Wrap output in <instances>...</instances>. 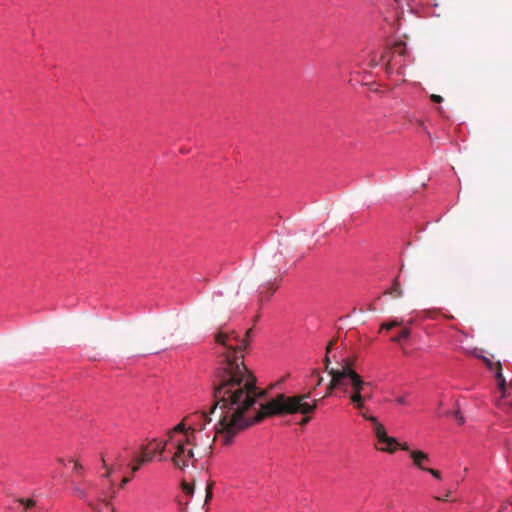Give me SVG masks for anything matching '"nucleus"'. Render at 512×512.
Instances as JSON below:
<instances>
[{
  "instance_id": "1",
  "label": "nucleus",
  "mask_w": 512,
  "mask_h": 512,
  "mask_svg": "<svg viewBox=\"0 0 512 512\" xmlns=\"http://www.w3.org/2000/svg\"><path fill=\"white\" fill-rule=\"evenodd\" d=\"M218 375L221 384L214 387L215 403L210 411L219 410L218 423L210 432H186L200 458L210 453L217 436L223 437L224 444H230L237 433L253 424V416L249 415L255 404L251 392L253 379L241 366H236L234 374L222 369Z\"/></svg>"
},
{
  "instance_id": "2",
  "label": "nucleus",
  "mask_w": 512,
  "mask_h": 512,
  "mask_svg": "<svg viewBox=\"0 0 512 512\" xmlns=\"http://www.w3.org/2000/svg\"><path fill=\"white\" fill-rule=\"evenodd\" d=\"M331 380L327 385L326 396L333 390H340L354 408H363V401H371L374 397V385L365 381L354 369V360L345 358L337 369L328 370Z\"/></svg>"
},
{
  "instance_id": "3",
  "label": "nucleus",
  "mask_w": 512,
  "mask_h": 512,
  "mask_svg": "<svg viewBox=\"0 0 512 512\" xmlns=\"http://www.w3.org/2000/svg\"><path fill=\"white\" fill-rule=\"evenodd\" d=\"M311 398V391L294 396L279 394L265 404H261L260 410L253 416V423L259 422L265 417L284 414H302L304 417L300 425L304 426L311 420V414L317 409L320 399Z\"/></svg>"
},
{
  "instance_id": "4",
  "label": "nucleus",
  "mask_w": 512,
  "mask_h": 512,
  "mask_svg": "<svg viewBox=\"0 0 512 512\" xmlns=\"http://www.w3.org/2000/svg\"><path fill=\"white\" fill-rule=\"evenodd\" d=\"M215 342L224 348V351L221 352L223 359L219 363V367L216 370L215 374V385L219 386L221 383L219 379V371L226 370L227 372H235L236 366L240 368L243 367L246 370V373L253 379V387L251 388V392L253 394V402L256 403L257 397L260 393L257 391L256 387V378L253 374L247 369L243 362V354L242 351L247 347V340L241 339L240 336L235 332H224L219 331L215 334Z\"/></svg>"
},
{
  "instance_id": "5",
  "label": "nucleus",
  "mask_w": 512,
  "mask_h": 512,
  "mask_svg": "<svg viewBox=\"0 0 512 512\" xmlns=\"http://www.w3.org/2000/svg\"><path fill=\"white\" fill-rule=\"evenodd\" d=\"M185 423L180 422L168 432V443L170 448L174 449L171 458L172 463L179 469H184L197 462L195 449L191 446V442L184 432Z\"/></svg>"
},
{
  "instance_id": "6",
  "label": "nucleus",
  "mask_w": 512,
  "mask_h": 512,
  "mask_svg": "<svg viewBox=\"0 0 512 512\" xmlns=\"http://www.w3.org/2000/svg\"><path fill=\"white\" fill-rule=\"evenodd\" d=\"M366 402L367 401H363V408L355 409L365 420L371 423L374 435L377 438L378 443L381 445L378 449L384 452L393 453L396 451V438L388 436L383 424H381L375 416L367 413Z\"/></svg>"
},
{
  "instance_id": "7",
  "label": "nucleus",
  "mask_w": 512,
  "mask_h": 512,
  "mask_svg": "<svg viewBox=\"0 0 512 512\" xmlns=\"http://www.w3.org/2000/svg\"><path fill=\"white\" fill-rule=\"evenodd\" d=\"M185 423L184 432H204L206 426L211 423V417L206 412H197L183 419Z\"/></svg>"
},
{
  "instance_id": "8",
  "label": "nucleus",
  "mask_w": 512,
  "mask_h": 512,
  "mask_svg": "<svg viewBox=\"0 0 512 512\" xmlns=\"http://www.w3.org/2000/svg\"><path fill=\"white\" fill-rule=\"evenodd\" d=\"M483 360L485 361V363L487 364L489 369H491V370H493L494 368L496 369L495 377L498 380L499 388L501 390H504L505 386H506V380H505V378L502 375V365H501V363L497 362V363L494 364L489 359H487L485 357H483Z\"/></svg>"
},
{
  "instance_id": "9",
  "label": "nucleus",
  "mask_w": 512,
  "mask_h": 512,
  "mask_svg": "<svg viewBox=\"0 0 512 512\" xmlns=\"http://www.w3.org/2000/svg\"><path fill=\"white\" fill-rule=\"evenodd\" d=\"M410 456L416 467L425 471L424 463L429 462V456L427 453L420 450H413L410 452Z\"/></svg>"
},
{
  "instance_id": "10",
  "label": "nucleus",
  "mask_w": 512,
  "mask_h": 512,
  "mask_svg": "<svg viewBox=\"0 0 512 512\" xmlns=\"http://www.w3.org/2000/svg\"><path fill=\"white\" fill-rule=\"evenodd\" d=\"M148 444L151 445V448L154 451L155 455L158 454L160 456V460L163 459L162 455L166 451V448L168 446L170 447V444L168 443V438L164 442H159L156 439H153Z\"/></svg>"
},
{
  "instance_id": "11",
  "label": "nucleus",
  "mask_w": 512,
  "mask_h": 512,
  "mask_svg": "<svg viewBox=\"0 0 512 512\" xmlns=\"http://www.w3.org/2000/svg\"><path fill=\"white\" fill-rule=\"evenodd\" d=\"M89 506L96 512H114L112 505L105 499H102L98 504L89 502Z\"/></svg>"
},
{
  "instance_id": "12",
  "label": "nucleus",
  "mask_w": 512,
  "mask_h": 512,
  "mask_svg": "<svg viewBox=\"0 0 512 512\" xmlns=\"http://www.w3.org/2000/svg\"><path fill=\"white\" fill-rule=\"evenodd\" d=\"M16 502L23 506L25 512H31L32 509L38 508L37 502L33 498H18Z\"/></svg>"
},
{
  "instance_id": "13",
  "label": "nucleus",
  "mask_w": 512,
  "mask_h": 512,
  "mask_svg": "<svg viewBox=\"0 0 512 512\" xmlns=\"http://www.w3.org/2000/svg\"><path fill=\"white\" fill-rule=\"evenodd\" d=\"M384 294H388L394 298H399L403 295V291L398 281V278L394 280L392 287L389 290H386Z\"/></svg>"
},
{
  "instance_id": "14",
  "label": "nucleus",
  "mask_w": 512,
  "mask_h": 512,
  "mask_svg": "<svg viewBox=\"0 0 512 512\" xmlns=\"http://www.w3.org/2000/svg\"><path fill=\"white\" fill-rule=\"evenodd\" d=\"M140 455L143 457V461H147V463L152 461L155 457V453L149 444L141 446Z\"/></svg>"
},
{
  "instance_id": "15",
  "label": "nucleus",
  "mask_w": 512,
  "mask_h": 512,
  "mask_svg": "<svg viewBox=\"0 0 512 512\" xmlns=\"http://www.w3.org/2000/svg\"><path fill=\"white\" fill-rule=\"evenodd\" d=\"M108 460L112 461V464L110 466H112L116 470L121 469L124 465L123 461L121 460V455L119 453L112 454L111 457L107 459V461Z\"/></svg>"
},
{
  "instance_id": "16",
  "label": "nucleus",
  "mask_w": 512,
  "mask_h": 512,
  "mask_svg": "<svg viewBox=\"0 0 512 512\" xmlns=\"http://www.w3.org/2000/svg\"><path fill=\"white\" fill-rule=\"evenodd\" d=\"M336 343V340L333 339L329 342L327 348H326V355H325V358H324V364H325V369L326 371L328 372V370H331L332 368H330V358L328 356V354L330 353V351L332 350L333 346L335 345Z\"/></svg>"
},
{
  "instance_id": "17",
  "label": "nucleus",
  "mask_w": 512,
  "mask_h": 512,
  "mask_svg": "<svg viewBox=\"0 0 512 512\" xmlns=\"http://www.w3.org/2000/svg\"><path fill=\"white\" fill-rule=\"evenodd\" d=\"M411 334L410 329L404 328L398 335L392 337V341L399 343L404 339H407Z\"/></svg>"
},
{
  "instance_id": "18",
  "label": "nucleus",
  "mask_w": 512,
  "mask_h": 512,
  "mask_svg": "<svg viewBox=\"0 0 512 512\" xmlns=\"http://www.w3.org/2000/svg\"><path fill=\"white\" fill-rule=\"evenodd\" d=\"M401 325H402V321L392 320V321H389V322H384L381 325V329L391 330L392 328L398 327V326H401Z\"/></svg>"
},
{
  "instance_id": "19",
  "label": "nucleus",
  "mask_w": 512,
  "mask_h": 512,
  "mask_svg": "<svg viewBox=\"0 0 512 512\" xmlns=\"http://www.w3.org/2000/svg\"><path fill=\"white\" fill-rule=\"evenodd\" d=\"M101 460H102V463H103V467L106 469V473L104 474V477L109 478L111 473L113 471H115L116 469L113 468L112 466L108 465L107 459L105 458L104 455L101 456Z\"/></svg>"
},
{
  "instance_id": "20",
  "label": "nucleus",
  "mask_w": 512,
  "mask_h": 512,
  "mask_svg": "<svg viewBox=\"0 0 512 512\" xmlns=\"http://www.w3.org/2000/svg\"><path fill=\"white\" fill-rule=\"evenodd\" d=\"M73 490L79 498H81V499L86 498L87 492L84 488L81 487V485L75 484L73 487Z\"/></svg>"
},
{
  "instance_id": "21",
  "label": "nucleus",
  "mask_w": 512,
  "mask_h": 512,
  "mask_svg": "<svg viewBox=\"0 0 512 512\" xmlns=\"http://www.w3.org/2000/svg\"><path fill=\"white\" fill-rule=\"evenodd\" d=\"M213 486H214V482H209L206 486V498H205V503H207L209 500H211L212 498V489H213Z\"/></svg>"
},
{
  "instance_id": "22",
  "label": "nucleus",
  "mask_w": 512,
  "mask_h": 512,
  "mask_svg": "<svg viewBox=\"0 0 512 512\" xmlns=\"http://www.w3.org/2000/svg\"><path fill=\"white\" fill-rule=\"evenodd\" d=\"M182 489L187 495H192L194 493V487L189 483L183 482Z\"/></svg>"
},
{
  "instance_id": "23",
  "label": "nucleus",
  "mask_w": 512,
  "mask_h": 512,
  "mask_svg": "<svg viewBox=\"0 0 512 512\" xmlns=\"http://www.w3.org/2000/svg\"><path fill=\"white\" fill-rule=\"evenodd\" d=\"M425 471L429 472L435 478L441 479V474H440V472L438 470H435V469H432V468H427V469H425Z\"/></svg>"
},
{
  "instance_id": "24",
  "label": "nucleus",
  "mask_w": 512,
  "mask_h": 512,
  "mask_svg": "<svg viewBox=\"0 0 512 512\" xmlns=\"http://www.w3.org/2000/svg\"><path fill=\"white\" fill-rule=\"evenodd\" d=\"M73 470L75 473L81 474V472L83 471V466L79 462L75 461Z\"/></svg>"
},
{
  "instance_id": "25",
  "label": "nucleus",
  "mask_w": 512,
  "mask_h": 512,
  "mask_svg": "<svg viewBox=\"0 0 512 512\" xmlns=\"http://www.w3.org/2000/svg\"><path fill=\"white\" fill-rule=\"evenodd\" d=\"M275 291L274 288H271V293L269 295H265L264 291H261L260 292V301L263 302V301H266L269 299L270 295Z\"/></svg>"
},
{
  "instance_id": "26",
  "label": "nucleus",
  "mask_w": 512,
  "mask_h": 512,
  "mask_svg": "<svg viewBox=\"0 0 512 512\" xmlns=\"http://www.w3.org/2000/svg\"><path fill=\"white\" fill-rule=\"evenodd\" d=\"M313 374L317 377V381H316V384L314 386V389H316L317 387H319L322 384L323 378L321 376H319V373L317 371H314Z\"/></svg>"
},
{
  "instance_id": "27",
  "label": "nucleus",
  "mask_w": 512,
  "mask_h": 512,
  "mask_svg": "<svg viewBox=\"0 0 512 512\" xmlns=\"http://www.w3.org/2000/svg\"><path fill=\"white\" fill-rule=\"evenodd\" d=\"M454 416L457 419V421L459 422V424L462 425L464 423V417L461 415L460 411H458V410L455 411Z\"/></svg>"
},
{
  "instance_id": "28",
  "label": "nucleus",
  "mask_w": 512,
  "mask_h": 512,
  "mask_svg": "<svg viewBox=\"0 0 512 512\" xmlns=\"http://www.w3.org/2000/svg\"><path fill=\"white\" fill-rule=\"evenodd\" d=\"M430 99H431L433 102H435V103H441V102L443 101L442 96H440V95H436V94H432V95L430 96Z\"/></svg>"
},
{
  "instance_id": "29",
  "label": "nucleus",
  "mask_w": 512,
  "mask_h": 512,
  "mask_svg": "<svg viewBox=\"0 0 512 512\" xmlns=\"http://www.w3.org/2000/svg\"><path fill=\"white\" fill-rule=\"evenodd\" d=\"M135 463L139 464V466L141 467V465H144L147 463V461H143V457L139 454V456H137L135 459H134Z\"/></svg>"
},
{
  "instance_id": "30",
  "label": "nucleus",
  "mask_w": 512,
  "mask_h": 512,
  "mask_svg": "<svg viewBox=\"0 0 512 512\" xmlns=\"http://www.w3.org/2000/svg\"><path fill=\"white\" fill-rule=\"evenodd\" d=\"M253 330L250 328L246 331L245 337L243 339L247 340V345L249 344L250 338L252 337Z\"/></svg>"
},
{
  "instance_id": "31",
  "label": "nucleus",
  "mask_w": 512,
  "mask_h": 512,
  "mask_svg": "<svg viewBox=\"0 0 512 512\" xmlns=\"http://www.w3.org/2000/svg\"><path fill=\"white\" fill-rule=\"evenodd\" d=\"M397 448H400V449H402V450H404V451H409V446H408L406 443L399 444V443L397 442L396 449H397Z\"/></svg>"
},
{
  "instance_id": "32",
  "label": "nucleus",
  "mask_w": 512,
  "mask_h": 512,
  "mask_svg": "<svg viewBox=\"0 0 512 512\" xmlns=\"http://www.w3.org/2000/svg\"><path fill=\"white\" fill-rule=\"evenodd\" d=\"M131 480L130 477H124L120 483V488H123L127 483H129Z\"/></svg>"
},
{
  "instance_id": "33",
  "label": "nucleus",
  "mask_w": 512,
  "mask_h": 512,
  "mask_svg": "<svg viewBox=\"0 0 512 512\" xmlns=\"http://www.w3.org/2000/svg\"><path fill=\"white\" fill-rule=\"evenodd\" d=\"M396 402L398 404L404 405V404H406V399H405V397L401 396V397L396 398Z\"/></svg>"
},
{
  "instance_id": "34",
  "label": "nucleus",
  "mask_w": 512,
  "mask_h": 512,
  "mask_svg": "<svg viewBox=\"0 0 512 512\" xmlns=\"http://www.w3.org/2000/svg\"><path fill=\"white\" fill-rule=\"evenodd\" d=\"M140 469L139 464L135 463L131 466L132 473H136Z\"/></svg>"
},
{
  "instance_id": "35",
  "label": "nucleus",
  "mask_w": 512,
  "mask_h": 512,
  "mask_svg": "<svg viewBox=\"0 0 512 512\" xmlns=\"http://www.w3.org/2000/svg\"><path fill=\"white\" fill-rule=\"evenodd\" d=\"M435 499L438 500V501H444L445 500V498H441V497H435Z\"/></svg>"
},
{
  "instance_id": "36",
  "label": "nucleus",
  "mask_w": 512,
  "mask_h": 512,
  "mask_svg": "<svg viewBox=\"0 0 512 512\" xmlns=\"http://www.w3.org/2000/svg\"><path fill=\"white\" fill-rule=\"evenodd\" d=\"M450 492H448L446 495H443V498H445V500L447 499V497L449 496Z\"/></svg>"
}]
</instances>
